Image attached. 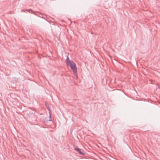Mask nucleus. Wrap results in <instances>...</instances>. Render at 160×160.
Returning <instances> with one entry per match:
<instances>
[{"label":"nucleus","instance_id":"obj_1","mask_svg":"<svg viewBox=\"0 0 160 160\" xmlns=\"http://www.w3.org/2000/svg\"><path fill=\"white\" fill-rule=\"evenodd\" d=\"M71 69L73 70L74 75L78 77L77 68L76 65L73 61H72L71 63L69 64Z\"/></svg>","mask_w":160,"mask_h":160},{"label":"nucleus","instance_id":"obj_2","mask_svg":"<svg viewBox=\"0 0 160 160\" xmlns=\"http://www.w3.org/2000/svg\"><path fill=\"white\" fill-rule=\"evenodd\" d=\"M25 11H28V12H29L30 13H32V14H34V15H37L38 16L40 17V18H43L44 19H45V18L44 17H41V16H38V15H37V14H35L34 13V12H34V11H32L31 9H26V10H25Z\"/></svg>","mask_w":160,"mask_h":160},{"label":"nucleus","instance_id":"obj_3","mask_svg":"<svg viewBox=\"0 0 160 160\" xmlns=\"http://www.w3.org/2000/svg\"><path fill=\"white\" fill-rule=\"evenodd\" d=\"M72 61H71L69 60L68 57H67V58L66 59V63L68 65L70 63H71V62H72Z\"/></svg>","mask_w":160,"mask_h":160},{"label":"nucleus","instance_id":"obj_4","mask_svg":"<svg viewBox=\"0 0 160 160\" xmlns=\"http://www.w3.org/2000/svg\"><path fill=\"white\" fill-rule=\"evenodd\" d=\"M75 149L77 151V152H78L80 154H83V152H82L79 149L76 148H75Z\"/></svg>","mask_w":160,"mask_h":160},{"label":"nucleus","instance_id":"obj_5","mask_svg":"<svg viewBox=\"0 0 160 160\" xmlns=\"http://www.w3.org/2000/svg\"><path fill=\"white\" fill-rule=\"evenodd\" d=\"M49 114H50V116H49V121H52V119H51V112H49Z\"/></svg>","mask_w":160,"mask_h":160},{"label":"nucleus","instance_id":"obj_6","mask_svg":"<svg viewBox=\"0 0 160 160\" xmlns=\"http://www.w3.org/2000/svg\"><path fill=\"white\" fill-rule=\"evenodd\" d=\"M45 105L46 107L47 108L48 110H50V109L49 108V105L48 103H47L46 102H45Z\"/></svg>","mask_w":160,"mask_h":160},{"label":"nucleus","instance_id":"obj_7","mask_svg":"<svg viewBox=\"0 0 160 160\" xmlns=\"http://www.w3.org/2000/svg\"><path fill=\"white\" fill-rule=\"evenodd\" d=\"M39 14H41V15H42V14L41 13H39Z\"/></svg>","mask_w":160,"mask_h":160}]
</instances>
